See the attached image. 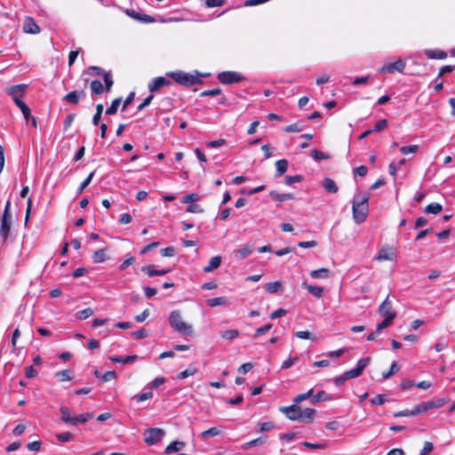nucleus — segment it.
Segmentation results:
<instances>
[{
    "instance_id": "nucleus-52",
    "label": "nucleus",
    "mask_w": 455,
    "mask_h": 455,
    "mask_svg": "<svg viewBox=\"0 0 455 455\" xmlns=\"http://www.w3.org/2000/svg\"><path fill=\"white\" fill-rule=\"evenodd\" d=\"M394 319H395L394 315H390L389 317H385V319L380 323L378 324L377 332H379L381 330L391 325Z\"/></svg>"
},
{
    "instance_id": "nucleus-58",
    "label": "nucleus",
    "mask_w": 455,
    "mask_h": 455,
    "mask_svg": "<svg viewBox=\"0 0 455 455\" xmlns=\"http://www.w3.org/2000/svg\"><path fill=\"white\" fill-rule=\"evenodd\" d=\"M200 196L197 195V194H188L187 196H185L181 202L184 203V204H193L194 202L199 200Z\"/></svg>"
},
{
    "instance_id": "nucleus-47",
    "label": "nucleus",
    "mask_w": 455,
    "mask_h": 455,
    "mask_svg": "<svg viewBox=\"0 0 455 455\" xmlns=\"http://www.w3.org/2000/svg\"><path fill=\"white\" fill-rule=\"evenodd\" d=\"M220 431L218 427H211L205 431H204L201 435L203 438L204 439H207L209 437H213V436H216L218 435H220Z\"/></svg>"
},
{
    "instance_id": "nucleus-22",
    "label": "nucleus",
    "mask_w": 455,
    "mask_h": 455,
    "mask_svg": "<svg viewBox=\"0 0 455 455\" xmlns=\"http://www.w3.org/2000/svg\"><path fill=\"white\" fill-rule=\"evenodd\" d=\"M422 413L419 404H417L412 410H403L397 411L394 414V417L399 418V417H409V416H415L417 414Z\"/></svg>"
},
{
    "instance_id": "nucleus-15",
    "label": "nucleus",
    "mask_w": 455,
    "mask_h": 455,
    "mask_svg": "<svg viewBox=\"0 0 455 455\" xmlns=\"http://www.w3.org/2000/svg\"><path fill=\"white\" fill-rule=\"evenodd\" d=\"M23 30L26 33L37 34L40 32V28L32 18H27L23 24Z\"/></svg>"
},
{
    "instance_id": "nucleus-4",
    "label": "nucleus",
    "mask_w": 455,
    "mask_h": 455,
    "mask_svg": "<svg viewBox=\"0 0 455 455\" xmlns=\"http://www.w3.org/2000/svg\"><path fill=\"white\" fill-rule=\"evenodd\" d=\"M218 79L223 84H231L240 83L245 80V77L235 71H223L219 73Z\"/></svg>"
},
{
    "instance_id": "nucleus-44",
    "label": "nucleus",
    "mask_w": 455,
    "mask_h": 455,
    "mask_svg": "<svg viewBox=\"0 0 455 455\" xmlns=\"http://www.w3.org/2000/svg\"><path fill=\"white\" fill-rule=\"evenodd\" d=\"M56 438L61 443H67L74 439V435L70 432H63L57 434Z\"/></svg>"
},
{
    "instance_id": "nucleus-38",
    "label": "nucleus",
    "mask_w": 455,
    "mask_h": 455,
    "mask_svg": "<svg viewBox=\"0 0 455 455\" xmlns=\"http://www.w3.org/2000/svg\"><path fill=\"white\" fill-rule=\"evenodd\" d=\"M103 78H104V83H105L104 88H105L106 92H108L111 91V88L114 84L111 72L110 71L105 72L103 74Z\"/></svg>"
},
{
    "instance_id": "nucleus-63",
    "label": "nucleus",
    "mask_w": 455,
    "mask_h": 455,
    "mask_svg": "<svg viewBox=\"0 0 455 455\" xmlns=\"http://www.w3.org/2000/svg\"><path fill=\"white\" fill-rule=\"evenodd\" d=\"M141 271L148 275L149 276L158 275L157 271L154 268L153 265L144 266Z\"/></svg>"
},
{
    "instance_id": "nucleus-59",
    "label": "nucleus",
    "mask_w": 455,
    "mask_h": 455,
    "mask_svg": "<svg viewBox=\"0 0 455 455\" xmlns=\"http://www.w3.org/2000/svg\"><path fill=\"white\" fill-rule=\"evenodd\" d=\"M187 212L190 213H202L204 209L201 207V205L193 203L188 206Z\"/></svg>"
},
{
    "instance_id": "nucleus-10",
    "label": "nucleus",
    "mask_w": 455,
    "mask_h": 455,
    "mask_svg": "<svg viewBox=\"0 0 455 455\" xmlns=\"http://www.w3.org/2000/svg\"><path fill=\"white\" fill-rule=\"evenodd\" d=\"M280 411L291 420L299 421L300 408L297 404L287 407H281Z\"/></svg>"
},
{
    "instance_id": "nucleus-46",
    "label": "nucleus",
    "mask_w": 455,
    "mask_h": 455,
    "mask_svg": "<svg viewBox=\"0 0 455 455\" xmlns=\"http://www.w3.org/2000/svg\"><path fill=\"white\" fill-rule=\"evenodd\" d=\"M375 259L379 261L391 259L389 250L387 248H381L379 254L375 257Z\"/></svg>"
},
{
    "instance_id": "nucleus-45",
    "label": "nucleus",
    "mask_w": 455,
    "mask_h": 455,
    "mask_svg": "<svg viewBox=\"0 0 455 455\" xmlns=\"http://www.w3.org/2000/svg\"><path fill=\"white\" fill-rule=\"evenodd\" d=\"M103 105L102 104H98L96 106V113L94 114L93 117H92V124L94 125H98L100 124V118H101V115H102V112H103Z\"/></svg>"
},
{
    "instance_id": "nucleus-62",
    "label": "nucleus",
    "mask_w": 455,
    "mask_h": 455,
    "mask_svg": "<svg viewBox=\"0 0 455 455\" xmlns=\"http://www.w3.org/2000/svg\"><path fill=\"white\" fill-rule=\"evenodd\" d=\"M301 180H302V176H300V175H293V176H286L285 177V184L288 186H291L295 182H300Z\"/></svg>"
},
{
    "instance_id": "nucleus-9",
    "label": "nucleus",
    "mask_w": 455,
    "mask_h": 455,
    "mask_svg": "<svg viewBox=\"0 0 455 455\" xmlns=\"http://www.w3.org/2000/svg\"><path fill=\"white\" fill-rule=\"evenodd\" d=\"M124 12L130 18L142 23H152L155 21V19L152 16L148 14H141L133 9H125Z\"/></svg>"
},
{
    "instance_id": "nucleus-20",
    "label": "nucleus",
    "mask_w": 455,
    "mask_h": 455,
    "mask_svg": "<svg viewBox=\"0 0 455 455\" xmlns=\"http://www.w3.org/2000/svg\"><path fill=\"white\" fill-rule=\"evenodd\" d=\"M221 261H222V259H221L220 256L212 257L210 259L209 264L204 267V271L205 273H209V272H212V271L217 269L218 267H220Z\"/></svg>"
},
{
    "instance_id": "nucleus-50",
    "label": "nucleus",
    "mask_w": 455,
    "mask_h": 455,
    "mask_svg": "<svg viewBox=\"0 0 455 455\" xmlns=\"http://www.w3.org/2000/svg\"><path fill=\"white\" fill-rule=\"evenodd\" d=\"M93 310L91 307L84 308L76 313V318L84 320L92 315Z\"/></svg>"
},
{
    "instance_id": "nucleus-6",
    "label": "nucleus",
    "mask_w": 455,
    "mask_h": 455,
    "mask_svg": "<svg viewBox=\"0 0 455 455\" xmlns=\"http://www.w3.org/2000/svg\"><path fill=\"white\" fill-rule=\"evenodd\" d=\"M28 85L24 84L13 85L7 89V93L12 97L16 105L18 102H23L21 100L24 95Z\"/></svg>"
},
{
    "instance_id": "nucleus-32",
    "label": "nucleus",
    "mask_w": 455,
    "mask_h": 455,
    "mask_svg": "<svg viewBox=\"0 0 455 455\" xmlns=\"http://www.w3.org/2000/svg\"><path fill=\"white\" fill-rule=\"evenodd\" d=\"M90 87H91V91H92V95L93 94L100 95L105 90L104 85L102 84V83L100 80H93V81H92Z\"/></svg>"
},
{
    "instance_id": "nucleus-27",
    "label": "nucleus",
    "mask_w": 455,
    "mask_h": 455,
    "mask_svg": "<svg viewBox=\"0 0 455 455\" xmlns=\"http://www.w3.org/2000/svg\"><path fill=\"white\" fill-rule=\"evenodd\" d=\"M206 303L209 307H214L217 306H228L229 301L226 297H216L207 299Z\"/></svg>"
},
{
    "instance_id": "nucleus-28",
    "label": "nucleus",
    "mask_w": 455,
    "mask_h": 455,
    "mask_svg": "<svg viewBox=\"0 0 455 455\" xmlns=\"http://www.w3.org/2000/svg\"><path fill=\"white\" fill-rule=\"evenodd\" d=\"M323 187L329 193H337L339 190L336 182L331 178H325L323 180Z\"/></svg>"
},
{
    "instance_id": "nucleus-23",
    "label": "nucleus",
    "mask_w": 455,
    "mask_h": 455,
    "mask_svg": "<svg viewBox=\"0 0 455 455\" xmlns=\"http://www.w3.org/2000/svg\"><path fill=\"white\" fill-rule=\"evenodd\" d=\"M302 286L305 287L313 296L318 299L323 294V289L320 286L307 284L306 282L302 283Z\"/></svg>"
},
{
    "instance_id": "nucleus-49",
    "label": "nucleus",
    "mask_w": 455,
    "mask_h": 455,
    "mask_svg": "<svg viewBox=\"0 0 455 455\" xmlns=\"http://www.w3.org/2000/svg\"><path fill=\"white\" fill-rule=\"evenodd\" d=\"M94 175H95V171L92 172L88 175V177L80 184V186L78 188V190H77L78 194H81L86 188V187L91 183V181L93 179Z\"/></svg>"
},
{
    "instance_id": "nucleus-51",
    "label": "nucleus",
    "mask_w": 455,
    "mask_h": 455,
    "mask_svg": "<svg viewBox=\"0 0 455 455\" xmlns=\"http://www.w3.org/2000/svg\"><path fill=\"white\" fill-rule=\"evenodd\" d=\"M311 156L315 160V161H321V160H325V159H329V156L326 155L325 153L320 151V150H317V149H313L311 151Z\"/></svg>"
},
{
    "instance_id": "nucleus-40",
    "label": "nucleus",
    "mask_w": 455,
    "mask_h": 455,
    "mask_svg": "<svg viewBox=\"0 0 455 455\" xmlns=\"http://www.w3.org/2000/svg\"><path fill=\"white\" fill-rule=\"evenodd\" d=\"M55 376L58 379V380L60 382L72 379L71 371L68 370H63V371H58L55 374Z\"/></svg>"
},
{
    "instance_id": "nucleus-17",
    "label": "nucleus",
    "mask_w": 455,
    "mask_h": 455,
    "mask_svg": "<svg viewBox=\"0 0 455 455\" xmlns=\"http://www.w3.org/2000/svg\"><path fill=\"white\" fill-rule=\"evenodd\" d=\"M269 196L275 200V201H278V202H284V201H287V200H293L295 198L294 195L292 193H283V194H280V193H277L275 191H271L269 193Z\"/></svg>"
},
{
    "instance_id": "nucleus-60",
    "label": "nucleus",
    "mask_w": 455,
    "mask_h": 455,
    "mask_svg": "<svg viewBox=\"0 0 455 455\" xmlns=\"http://www.w3.org/2000/svg\"><path fill=\"white\" fill-rule=\"evenodd\" d=\"M455 69L454 66L446 65L440 68L438 76L436 77V81L440 79L445 73H451Z\"/></svg>"
},
{
    "instance_id": "nucleus-36",
    "label": "nucleus",
    "mask_w": 455,
    "mask_h": 455,
    "mask_svg": "<svg viewBox=\"0 0 455 455\" xmlns=\"http://www.w3.org/2000/svg\"><path fill=\"white\" fill-rule=\"evenodd\" d=\"M122 102V98H116L115 99L110 107H108L106 110V114L108 116L115 115L118 109V107L120 106V103Z\"/></svg>"
},
{
    "instance_id": "nucleus-35",
    "label": "nucleus",
    "mask_w": 455,
    "mask_h": 455,
    "mask_svg": "<svg viewBox=\"0 0 455 455\" xmlns=\"http://www.w3.org/2000/svg\"><path fill=\"white\" fill-rule=\"evenodd\" d=\"M331 399H332L331 395H328L323 390H321V391L317 392L316 395L312 396V402L313 403H317V402H320V401H330Z\"/></svg>"
},
{
    "instance_id": "nucleus-56",
    "label": "nucleus",
    "mask_w": 455,
    "mask_h": 455,
    "mask_svg": "<svg viewBox=\"0 0 455 455\" xmlns=\"http://www.w3.org/2000/svg\"><path fill=\"white\" fill-rule=\"evenodd\" d=\"M399 371V366L395 362H393L390 367V370L387 372L383 373L382 378L384 379H387L390 378L394 373Z\"/></svg>"
},
{
    "instance_id": "nucleus-12",
    "label": "nucleus",
    "mask_w": 455,
    "mask_h": 455,
    "mask_svg": "<svg viewBox=\"0 0 455 455\" xmlns=\"http://www.w3.org/2000/svg\"><path fill=\"white\" fill-rule=\"evenodd\" d=\"M85 97V92L82 91H73L63 97V100L76 105L81 98Z\"/></svg>"
},
{
    "instance_id": "nucleus-37",
    "label": "nucleus",
    "mask_w": 455,
    "mask_h": 455,
    "mask_svg": "<svg viewBox=\"0 0 455 455\" xmlns=\"http://www.w3.org/2000/svg\"><path fill=\"white\" fill-rule=\"evenodd\" d=\"M252 252V249L249 245H245L244 247L235 251V256L239 259H245Z\"/></svg>"
},
{
    "instance_id": "nucleus-64",
    "label": "nucleus",
    "mask_w": 455,
    "mask_h": 455,
    "mask_svg": "<svg viewBox=\"0 0 455 455\" xmlns=\"http://www.w3.org/2000/svg\"><path fill=\"white\" fill-rule=\"evenodd\" d=\"M175 248L172 246L165 247L161 250V255L163 257H172L175 255Z\"/></svg>"
},
{
    "instance_id": "nucleus-19",
    "label": "nucleus",
    "mask_w": 455,
    "mask_h": 455,
    "mask_svg": "<svg viewBox=\"0 0 455 455\" xmlns=\"http://www.w3.org/2000/svg\"><path fill=\"white\" fill-rule=\"evenodd\" d=\"M92 417H93L92 413H90V412L82 413L77 416H73L69 425L76 426L79 423L84 424L88 420L92 419Z\"/></svg>"
},
{
    "instance_id": "nucleus-30",
    "label": "nucleus",
    "mask_w": 455,
    "mask_h": 455,
    "mask_svg": "<svg viewBox=\"0 0 455 455\" xmlns=\"http://www.w3.org/2000/svg\"><path fill=\"white\" fill-rule=\"evenodd\" d=\"M109 359L113 363H120L126 364V363H132L133 362H135V360L137 359V355H127L125 357L111 356Z\"/></svg>"
},
{
    "instance_id": "nucleus-8",
    "label": "nucleus",
    "mask_w": 455,
    "mask_h": 455,
    "mask_svg": "<svg viewBox=\"0 0 455 455\" xmlns=\"http://www.w3.org/2000/svg\"><path fill=\"white\" fill-rule=\"evenodd\" d=\"M405 66V62L402 59H399L394 62L383 65L380 68V72L387 74H393L395 72H403Z\"/></svg>"
},
{
    "instance_id": "nucleus-16",
    "label": "nucleus",
    "mask_w": 455,
    "mask_h": 455,
    "mask_svg": "<svg viewBox=\"0 0 455 455\" xmlns=\"http://www.w3.org/2000/svg\"><path fill=\"white\" fill-rule=\"evenodd\" d=\"M444 403V401L443 399H437V400H431L427 401L426 403H419L421 409V412H427L429 410H432L434 408H438L443 406Z\"/></svg>"
},
{
    "instance_id": "nucleus-43",
    "label": "nucleus",
    "mask_w": 455,
    "mask_h": 455,
    "mask_svg": "<svg viewBox=\"0 0 455 455\" xmlns=\"http://www.w3.org/2000/svg\"><path fill=\"white\" fill-rule=\"evenodd\" d=\"M17 107L20 109V111L22 112L23 116H24V118L26 119V121L28 122L29 120V117H31V112H30V108L26 105V103L23 101V102H18V105Z\"/></svg>"
},
{
    "instance_id": "nucleus-41",
    "label": "nucleus",
    "mask_w": 455,
    "mask_h": 455,
    "mask_svg": "<svg viewBox=\"0 0 455 455\" xmlns=\"http://www.w3.org/2000/svg\"><path fill=\"white\" fill-rule=\"evenodd\" d=\"M221 337L226 339H233L239 336V331L236 329L227 330L221 332Z\"/></svg>"
},
{
    "instance_id": "nucleus-11",
    "label": "nucleus",
    "mask_w": 455,
    "mask_h": 455,
    "mask_svg": "<svg viewBox=\"0 0 455 455\" xmlns=\"http://www.w3.org/2000/svg\"><path fill=\"white\" fill-rule=\"evenodd\" d=\"M379 313L384 317L394 315V318H395L396 312L393 310V306L392 302L389 300V296H387L386 299L380 304L379 307Z\"/></svg>"
},
{
    "instance_id": "nucleus-54",
    "label": "nucleus",
    "mask_w": 455,
    "mask_h": 455,
    "mask_svg": "<svg viewBox=\"0 0 455 455\" xmlns=\"http://www.w3.org/2000/svg\"><path fill=\"white\" fill-rule=\"evenodd\" d=\"M153 394L152 392H145L140 395H135L132 397V400H136L137 402L140 403L143 401H146L148 399H150L152 397Z\"/></svg>"
},
{
    "instance_id": "nucleus-25",
    "label": "nucleus",
    "mask_w": 455,
    "mask_h": 455,
    "mask_svg": "<svg viewBox=\"0 0 455 455\" xmlns=\"http://www.w3.org/2000/svg\"><path fill=\"white\" fill-rule=\"evenodd\" d=\"M185 447V443L180 441L172 442L164 450L165 454H171L172 452L179 451Z\"/></svg>"
},
{
    "instance_id": "nucleus-55",
    "label": "nucleus",
    "mask_w": 455,
    "mask_h": 455,
    "mask_svg": "<svg viewBox=\"0 0 455 455\" xmlns=\"http://www.w3.org/2000/svg\"><path fill=\"white\" fill-rule=\"evenodd\" d=\"M387 124H388V123H387V119H381L375 124L374 128L371 130L374 132H381L382 130L386 129L387 127Z\"/></svg>"
},
{
    "instance_id": "nucleus-61",
    "label": "nucleus",
    "mask_w": 455,
    "mask_h": 455,
    "mask_svg": "<svg viewBox=\"0 0 455 455\" xmlns=\"http://www.w3.org/2000/svg\"><path fill=\"white\" fill-rule=\"evenodd\" d=\"M387 401L384 395H377L375 397L371 399V403L373 405H382Z\"/></svg>"
},
{
    "instance_id": "nucleus-3",
    "label": "nucleus",
    "mask_w": 455,
    "mask_h": 455,
    "mask_svg": "<svg viewBox=\"0 0 455 455\" xmlns=\"http://www.w3.org/2000/svg\"><path fill=\"white\" fill-rule=\"evenodd\" d=\"M169 323L173 329L180 333L190 334L192 332V327L182 320L180 313L177 310L171 312Z\"/></svg>"
},
{
    "instance_id": "nucleus-53",
    "label": "nucleus",
    "mask_w": 455,
    "mask_h": 455,
    "mask_svg": "<svg viewBox=\"0 0 455 455\" xmlns=\"http://www.w3.org/2000/svg\"><path fill=\"white\" fill-rule=\"evenodd\" d=\"M197 371L196 368H188L178 374L179 379H184L189 376H193Z\"/></svg>"
},
{
    "instance_id": "nucleus-39",
    "label": "nucleus",
    "mask_w": 455,
    "mask_h": 455,
    "mask_svg": "<svg viewBox=\"0 0 455 455\" xmlns=\"http://www.w3.org/2000/svg\"><path fill=\"white\" fill-rule=\"evenodd\" d=\"M92 259L94 263H101L106 260L105 250L100 249L95 251L92 254Z\"/></svg>"
},
{
    "instance_id": "nucleus-7",
    "label": "nucleus",
    "mask_w": 455,
    "mask_h": 455,
    "mask_svg": "<svg viewBox=\"0 0 455 455\" xmlns=\"http://www.w3.org/2000/svg\"><path fill=\"white\" fill-rule=\"evenodd\" d=\"M370 361V357L362 358L357 362L355 368L345 371L348 379L359 377L363 371V370L368 366Z\"/></svg>"
},
{
    "instance_id": "nucleus-24",
    "label": "nucleus",
    "mask_w": 455,
    "mask_h": 455,
    "mask_svg": "<svg viewBox=\"0 0 455 455\" xmlns=\"http://www.w3.org/2000/svg\"><path fill=\"white\" fill-rule=\"evenodd\" d=\"M267 435H263L259 438L253 439L250 442L243 443L241 447L243 450H248L253 446L264 444L267 442Z\"/></svg>"
},
{
    "instance_id": "nucleus-21",
    "label": "nucleus",
    "mask_w": 455,
    "mask_h": 455,
    "mask_svg": "<svg viewBox=\"0 0 455 455\" xmlns=\"http://www.w3.org/2000/svg\"><path fill=\"white\" fill-rule=\"evenodd\" d=\"M331 271L326 267L312 270L310 276L315 279H327L330 277Z\"/></svg>"
},
{
    "instance_id": "nucleus-34",
    "label": "nucleus",
    "mask_w": 455,
    "mask_h": 455,
    "mask_svg": "<svg viewBox=\"0 0 455 455\" xmlns=\"http://www.w3.org/2000/svg\"><path fill=\"white\" fill-rule=\"evenodd\" d=\"M443 207L438 203H432L425 207L424 212L426 213L438 214L442 212Z\"/></svg>"
},
{
    "instance_id": "nucleus-42",
    "label": "nucleus",
    "mask_w": 455,
    "mask_h": 455,
    "mask_svg": "<svg viewBox=\"0 0 455 455\" xmlns=\"http://www.w3.org/2000/svg\"><path fill=\"white\" fill-rule=\"evenodd\" d=\"M60 413H61V419L65 423L70 424L72 417H73L71 415L70 410L68 407H61L60 408Z\"/></svg>"
},
{
    "instance_id": "nucleus-57",
    "label": "nucleus",
    "mask_w": 455,
    "mask_h": 455,
    "mask_svg": "<svg viewBox=\"0 0 455 455\" xmlns=\"http://www.w3.org/2000/svg\"><path fill=\"white\" fill-rule=\"evenodd\" d=\"M10 209H11V202L7 201L6 204H5V207H4V213H3L1 220L12 221V214H11Z\"/></svg>"
},
{
    "instance_id": "nucleus-18",
    "label": "nucleus",
    "mask_w": 455,
    "mask_h": 455,
    "mask_svg": "<svg viewBox=\"0 0 455 455\" xmlns=\"http://www.w3.org/2000/svg\"><path fill=\"white\" fill-rule=\"evenodd\" d=\"M306 124L302 120H299L298 122L287 125L283 128V131L286 132H300L306 128Z\"/></svg>"
},
{
    "instance_id": "nucleus-31",
    "label": "nucleus",
    "mask_w": 455,
    "mask_h": 455,
    "mask_svg": "<svg viewBox=\"0 0 455 455\" xmlns=\"http://www.w3.org/2000/svg\"><path fill=\"white\" fill-rule=\"evenodd\" d=\"M11 222L9 220H1V228H0V236L3 238V241L4 242L11 230Z\"/></svg>"
},
{
    "instance_id": "nucleus-13",
    "label": "nucleus",
    "mask_w": 455,
    "mask_h": 455,
    "mask_svg": "<svg viewBox=\"0 0 455 455\" xmlns=\"http://www.w3.org/2000/svg\"><path fill=\"white\" fill-rule=\"evenodd\" d=\"M171 82L164 76H158L152 80L148 84V89L151 92H156L159 88L164 85H169Z\"/></svg>"
},
{
    "instance_id": "nucleus-48",
    "label": "nucleus",
    "mask_w": 455,
    "mask_h": 455,
    "mask_svg": "<svg viewBox=\"0 0 455 455\" xmlns=\"http://www.w3.org/2000/svg\"><path fill=\"white\" fill-rule=\"evenodd\" d=\"M419 149V147L418 145L403 146L400 148V152L403 155H408L417 153Z\"/></svg>"
},
{
    "instance_id": "nucleus-2",
    "label": "nucleus",
    "mask_w": 455,
    "mask_h": 455,
    "mask_svg": "<svg viewBox=\"0 0 455 455\" xmlns=\"http://www.w3.org/2000/svg\"><path fill=\"white\" fill-rule=\"evenodd\" d=\"M175 82L184 86H192L202 83L200 76L198 74L192 75L189 73L177 71L172 72L169 75Z\"/></svg>"
},
{
    "instance_id": "nucleus-5",
    "label": "nucleus",
    "mask_w": 455,
    "mask_h": 455,
    "mask_svg": "<svg viewBox=\"0 0 455 455\" xmlns=\"http://www.w3.org/2000/svg\"><path fill=\"white\" fill-rule=\"evenodd\" d=\"M164 436V431L161 428L153 427L146 430L144 441L148 445H154L160 442Z\"/></svg>"
},
{
    "instance_id": "nucleus-26",
    "label": "nucleus",
    "mask_w": 455,
    "mask_h": 455,
    "mask_svg": "<svg viewBox=\"0 0 455 455\" xmlns=\"http://www.w3.org/2000/svg\"><path fill=\"white\" fill-rule=\"evenodd\" d=\"M425 54L429 59L444 60L447 53L442 50H426Z\"/></svg>"
},
{
    "instance_id": "nucleus-1",
    "label": "nucleus",
    "mask_w": 455,
    "mask_h": 455,
    "mask_svg": "<svg viewBox=\"0 0 455 455\" xmlns=\"http://www.w3.org/2000/svg\"><path fill=\"white\" fill-rule=\"evenodd\" d=\"M369 199L368 193L359 192L355 195L352 200V211L355 223L361 224L366 220L369 212Z\"/></svg>"
},
{
    "instance_id": "nucleus-33",
    "label": "nucleus",
    "mask_w": 455,
    "mask_h": 455,
    "mask_svg": "<svg viewBox=\"0 0 455 455\" xmlns=\"http://www.w3.org/2000/svg\"><path fill=\"white\" fill-rule=\"evenodd\" d=\"M282 289L283 285L280 281L271 282L265 284V290L269 293L278 292Z\"/></svg>"
},
{
    "instance_id": "nucleus-29",
    "label": "nucleus",
    "mask_w": 455,
    "mask_h": 455,
    "mask_svg": "<svg viewBox=\"0 0 455 455\" xmlns=\"http://www.w3.org/2000/svg\"><path fill=\"white\" fill-rule=\"evenodd\" d=\"M288 161L286 159H280L275 162V176L280 177L284 174L288 169Z\"/></svg>"
},
{
    "instance_id": "nucleus-14",
    "label": "nucleus",
    "mask_w": 455,
    "mask_h": 455,
    "mask_svg": "<svg viewBox=\"0 0 455 455\" xmlns=\"http://www.w3.org/2000/svg\"><path fill=\"white\" fill-rule=\"evenodd\" d=\"M315 410L311 408H306L304 410L300 409L299 421L304 423H311L313 422L315 417Z\"/></svg>"
}]
</instances>
